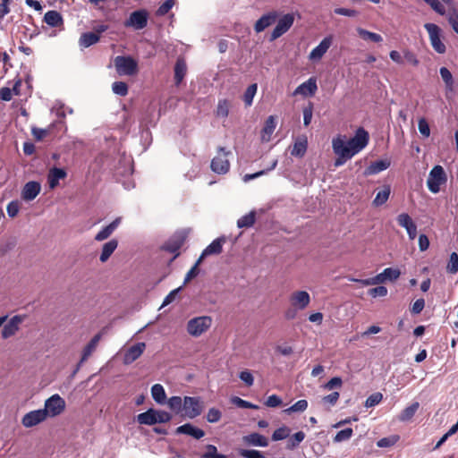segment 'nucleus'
Wrapping results in <instances>:
<instances>
[{
	"label": "nucleus",
	"instance_id": "c85d7f7f",
	"mask_svg": "<svg viewBox=\"0 0 458 458\" xmlns=\"http://www.w3.org/2000/svg\"><path fill=\"white\" fill-rule=\"evenodd\" d=\"M150 394L157 404H165L167 398L164 386L161 384H155L151 386Z\"/></svg>",
	"mask_w": 458,
	"mask_h": 458
},
{
	"label": "nucleus",
	"instance_id": "6ab92c4d",
	"mask_svg": "<svg viewBox=\"0 0 458 458\" xmlns=\"http://www.w3.org/2000/svg\"><path fill=\"white\" fill-rule=\"evenodd\" d=\"M225 242V238H217L214 240L206 249L202 251L201 255L198 259V264H200L202 260L210 255H217L222 252L223 245Z\"/></svg>",
	"mask_w": 458,
	"mask_h": 458
},
{
	"label": "nucleus",
	"instance_id": "bf43d9fd",
	"mask_svg": "<svg viewBox=\"0 0 458 458\" xmlns=\"http://www.w3.org/2000/svg\"><path fill=\"white\" fill-rule=\"evenodd\" d=\"M202 458H226V456L218 454L215 445H207V452L202 455Z\"/></svg>",
	"mask_w": 458,
	"mask_h": 458
},
{
	"label": "nucleus",
	"instance_id": "de8ad7c7",
	"mask_svg": "<svg viewBox=\"0 0 458 458\" xmlns=\"http://www.w3.org/2000/svg\"><path fill=\"white\" fill-rule=\"evenodd\" d=\"M427 3L437 13L440 15L446 14L445 6L439 0H423Z\"/></svg>",
	"mask_w": 458,
	"mask_h": 458
},
{
	"label": "nucleus",
	"instance_id": "9b49d317",
	"mask_svg": "<svg viewBox=\"0 0 458 458\" xmlns=\"http://www.w3.org/2000/svg\"><path fill=\"white\" fill-rule=\"evenodd\" d=\"M424 28L428 33L429 40L432 47L438 54H444L445 52V46L441 40V30L434 23H426Z\"/></svg>",
	"mask_w": 458,
	"mask_h": 458
},
{
	"label": "nucleus",
	"instance_id": "cd10ccee",
	"mask_svg": "<svg viewBox=\"0 0 458 458\" xmlns=\"http://www.w3.org/2000/svg\"><path fill=\"white\" fill-rule=\"evenodd\" d=\"M118 246V242L115 239H112L109 242H106L102 246L101 253L99 256V260L102 263H105L108 260L110 256L114 253Z\"/></svg>",
	"mask_w": 458,
	"mask_h": 458
},
{
	"label": "nucleus",
	"instance_id": "412c9836",
	"mask_svg": "<svg viewBox=\"0 0 458 458\" xmlns=\"http://www.w3.org/2000/svg\"><path fill=\"white\" fill-rule=\"evenodd\" d=\"M277 19L276 12H270L262 15L255 23L254 30L257 33H260L267 28L276 22Z\"/></svg>",
	"mask_w": 458,
	"mask_h": 458
},
{
	"label": "nucleus",
	"instance_id": "39448f33",
	"mask_svg": "<svg viewBox=\"0 0 458 458\" xmlns=\"http://www.w3.org/2000/svg\"><path fill=\"white\" fill-rule=\"evenodd\" d=\"M114 65L120 76H134L139 72L138 62L131 56H116Z\"/></svg>",
	"mask_w": 458,
	"mask_h": 458
},
{
	"label": "nucleus",
	"instance_id": "338daca9",
	"mask_svg": "<svg viewBox=\"0 0 458 458\" xmlns=\"http://www.w3.org/2000/svg\"><path fill=\"white\" fill-rule=\"evenodd\" d=\"M339 396H340V394H339L338 392H334V393H332L330 394H327V395L324 396L322 398V402L325 404H328L330 406H333V405H335L337 403V401L339 399Z\"/></svg>",
	"mask_w": 458,
	"mask_h": 458
},
{
	"label": "nucleus",
	"instance_id": "b1692460",
	"mask_svg": "<svg viewBox=\"0 0 458 458\" xmlns=\"http://www.w3.org/2000/svg\"><path fill=\"white\" fill-rule=\"evenodd\" d=\"M66 177V172L62 168L53 167L49 170L47 182L50 189H55L59 181Z\"/></svg>",
	"mask_w": 458,
	"mask_h": 458
},
{
	"label": "nucleus",
	"instance_id": "680f3d73",
	"mask_svg": "<svg viewBox=\"0 0 458 458\" xmlns=\"http://www.w3.org/2000/svg\"><path fill=\"white\" fill-rule=\"evenodd\" d=\"M239 377L248 386H252L253 383H254L253 375L248 369L241 371L240 374H239Z\"/></svg>",
	"mask_w": 458,
	"mask_h": 458
},
{
	"label": "nucleus",
	"instance_id": "e433bc0d",
	"mask_svg": "<svg viewBox=\"0 0 458 458\" xmlns=\"http://www.w3.org/2000/svg\"><path fill=\"white\" fill-rule=\"evenodd\" d=\"M396 221L401 227L405 229L406 232L416 225L411 216L404 212L397 216Z\"/></svg>",
	"mask_w": 458,
	"mask_h": 458
},
{
	"label": "nucleus",
	"instance_id": "e2e57ef3",
	"mask_svg": "<svg viewBox=\"0 0 458 458\" xmlns=\"http://www.w3.org/2000/svg\"><path fill=\"white\" fill-rule=\"evenodd\" d=\"M239 454L245 458H266L260 451L242 449Z\"/></svg>",
	"mask_w": 458,
	"mask_h": 458
},
{
	"label": "nucleus",
	"instance_id": "f704fd0d",
	"mask_svg": "<svg viewBox=\"0 0 458 458\" xmlns=\"http://www.w3.org/2000/svg\"><path fill=\"white\" fill-rule=\"evenodd\" d=\"M390 187L389 186H384L382 190L378 191L376 194L375 199H373V205L375 207H380L384 205L390 196Z\"/></svg>",
	"mask_w": 458,
	"mask_h": 458
},
{
	"label": "nucleus",
	"instance_id": "7c9ffc66",
	"mask_svg": "<svg viewBox=\"0 0 458 458\" xmlns=\"http://www.w3.org/2000/svg\"><path fill=\"white\" fill-rule=\"evenodd\" d=\"M356 32L359 35V37L365 41H370L374 43H381L383 41V38L381 35L375 32H371L363 28H356Z\"/></svg>",
	"mask_w": 458,
	"mask_h": 458
},
{
	"label": "nucleus",
	"instance_id": "f3484780",
	"mask_svg": "<svg viewBox=\"0 0 458 458\" xmlns=\"http://www.w3.org/2000/svg\"><path fill=\"white\" fill-rule=\"evenodd\" d=\"M146 349L145 343H137L124 350L123 363L129 365L138 360Z\"/></svg>",
	"mask_w": 458,
	"mask_h": 458
},
{
	"label": "nucleus",
	"instance_id": "a211bd4d",
	"mask_svg": "<svg viewBox=\"0 0 458 458\" xmlns=\"http://www.w3.org/2000/svg\"><path fill=\"white\" fill-rule=\"evenodd\" d=\"M41 191V184L36 181H30L23 186L21 196L25 201L35 199Z\"/></svg>",
	"mask_w": 458,
	"mask_h": 458
},
{
	"label": "nucleus",
	"instance_id": "20e7f679",
	"mask_svg": "<svg viewBox=\"0 0 458 458\" xmlns=\"http://www.w3.org/2000/svg\"><path fill=\"white\" fill-rule=\"evenodd\" d=\"M66 408L65 400L58 394H52L45 400L42 409L47 418H55L60 416Z\"/></svg>",
	"mask_w": 458,
	"mask_h": 458
},
{
	"label": "nucleus",
	"instance_id": "dca6fc26",
	"mask_svg": "<svg viewBox=\"0 0 458 458\" xmlns=\"http://www.w3.org/2000/svg\"><path fill=\"white\" fill-rule=\"evenodd\" d=\"M293 14L287 13L281 17L271 33V40H275L284 34L293 24Z\"/></svg>",
	"mask_w": 458,
	"mask_h": 458
},
{
	"label": "nucleus",
	"instance_id": "9d476101",
	"mask_svg": "<svg viewBox=\"0 0 458 458\" xmlns=\"http://www.w3.org/2000/svg\"><path fill=\"white\" fill-rule=\"evenodd\" d=\"M148 12L145 9L134 11L124 21V26L127 28L133 29L135 30H142L148 24Z\"/></svg>",
	"mask_w": 458,
	"mask_h": 458
},
{
	"label": "nucleus",
	"instance_id": "72a5a7b5",
	"mask_svg": "<svg viewBox=\"0 0 458 458\" xmlns=\"http://www.w3.org/2000/svg\"><path fill=\"white\" fill-rule=\"evenodd\" d=\"M165 403L172 411L182 415L183 398L178 395L171 396L166 400Z\"/></svg>",
	"mask_w": 458,
	"mask_h": 458
},
{
	"label": "nucleus",
	"instance_id": "4c0bfd02",
	"mask_svg": "<svg viewBox=\"0 0 458 458\" xmlns=\"http://www.w3.org/2000/svg\"><path fill=\"white\" fill-rule=\"evenodd\" d=\"M99 40V36L93 32L84 33L81 36L79 43L82 47H89Z\"/></svg>",
	"mask_w": 458,
	"mask_h": 458
},
{
	"label": "nucleus",
	"instance_id": "58836bf2",
	"mask_svg": "<svg viewBox=\"0 0 458 458\" xmlns=\"http://www.w3.org/2000/svg\"><path fill=\"white\" fill-rule=\"evenodd\" d=\"M187 72V66L183 60H177L174 67V80L177 84L181 83Z\"/></svg>",
	"mask_w": 458,
	"mask_h": 458
},
{
	"label": "nucleus",
	"instance_id": "5fc2aeb1",
	"mask_svg": "<svg viewBox=\"0 0 458 458\" xmlns=\"http://www.w3.org/2000/svg\"><path fill=\"white\" fill-rule=\"evenodd\" d=\"M352 429L348 428L339 431L334 437V441L336 443L346 441V440L350 439L352 437Z\"/></svg>",
	"mask_w": 458,
	"mask_h": 458
},
{
	"label": "nucleus",
	"instance_id": "ddd939ff",
	"mask_svg": "<svg viewBox=\"0 0 458 458\" xmlns=\"http://www.w3.org/2000/svg\"><path fill=\"white\" fill-rule=\"evenodd\" d=\"M289 301L293 309L297 310H303L310 306L311 298L307 291L297 290L291 293Z\"/></svg>",
	"mask_w": 458,
	"mask_h": 458
},
{
	"label": "nucleus",
	"instance_id": "f03ea898",
	"mask_svg": "<svg viewBox=\"0 0 458 458\" xmlns=\"http://www.w3.org/2000/svg\"><path fill=\"white\" fill-rule=\"evenodd\" d=\"M212 325V317L208 315L197 316L187 321L186 332L190 336L198 338L208 333Z\"/></svg>",
	"mask_w": 458,
	"mask_h": 458
},
{
	"label": "nucleus",
	"instance_id": "09e8293b",
	"mask_svg": "<svg viewBox=\"0 0 458 458\" xmlns=\"http://www.w3.org/2000/svg\"><path fill=\"white\" fill-rule=\"evenodd\" d=\"M20 209H21V203L19 200H12L11 202H9L7 204V207H6L7 215L11 218L15 217L19 214Z\"/></svg>",
	"mask_w": 458,
	"mask_h": 458
},
{
	"label": "nucleus",
	"instance_id": "473e14b6",
	"mask_svg": "<svg viewBox=\"0 0 458 458\" xmlns=\"http://www.w3.org/2000/svg\"><path fill=\"white\" fill-rule=\"evenodd\" d=\"M45 22L51 27H59L63 25V17L56 11H48L44 16Z\"/></svg>",
	"mask_w": 458,
	"mask_h": 458
},
{
	"label": "nucleus",
	"instance_id": "c756f323",
	"mask_svg": "<svg viewBox=\"0 0 458 458\" xmlns=\"http://www.w3.org/2000/svg\"><path fill=\"white\" fill-rule=\"evenodd\" d=\"M420 407L418 402H414L409 406L405 407L399 414L398 420L402 422L411 421Z\"/></svg>",
	"mask_w": 458,
	"mask_h": 458
},
{
	"label": "nucleus",
	"instance_id": "13d9d810",
	"mask_svg": "<svg viewBox=\"0 0 458 458\" xmlns=\"http://www.w3.org/2000/svg\"><path fill=\"white\" fill-rule=\"evenodd\" d=\"M447 19L453 30L458 34V13L454 9H450L447 13Z\"/></svg>",
	"mask_w": 458,
	"mask_h": 458
},
{
	"label": "nucleus",
	"instance_id": "4be33fe9",
	"mask_svg": "<svg viewBox=\"0 0 458 458\" xmlns=\"http://www.w3.org/2000/svg\"><path fill=\"white\" fill-rule=\"evenodd\" d=\"M175 432L176 434L189 435L196 439H199L205 436V432L202 429L191 425V423H186L178 427Z\"/></svg>",
	"mask_w": 458,
	"mask_h": 458
},
{
	"label": "nucleus",
	"instance_id": "864d4df0",
	"mask_svg": "<svg viewBox=\"0 0 458 458\" xmlns=\"http://www.w3.org/2000/svg\"><path fill=\"white\" fill-rule=\"evenodd\" d=\"M290 434V429L287 427H281L274 431L272 439L274 441H279L286 438Z\"/></svg>",
	"mask_w": 458,
	"mask_h": 458
},
{
	"label": "nucleus",
	"instance_id": "bb28decb",
	"mask_svg": "<svg viewBox=\"0 0 458 458\" xmlns=\"http://www.w3.org/2000/svg\"><path fill=\"white\" fill-rule=\"evenodd\" d=\"M390 166V161L388 159L377 160L370 164L365 170V175L377 174L382 171L386 170Z\"/></svg>",
	"mask_w": 458,
	"mask_h": 458
},
{
	"label": "nucleus",
	"instance_id": "f257e3e1",
	"mask_svg": "<svg viewBox=\"0 0 458 458\" xmlns=\"http://www.w3.org/2000/svg\"><path fill=\"white\" fill-rule=\"evenodd\" d=\"M369 141V132L362 127L356 130L355 134L348 138L344 134H337L332 139V148L337 157L335 166H341L355 155L362 151Z\"/></svg>",
	"mask_w": 458,
	"mask_h": 458
},
{
	"label": "nucleus",
	"instance_id": "7ed1b4c3",
	"mask_svg": "<svg viewBox=\"0 0 458 458\" xmlns=\"http://www.w3.org/2000/svg\"><path fill=\"white\" fill-rule=\"evenodd\" d=\"M136 420L140 425L152 426L169 422L172 420V415L168 411L151 408L145 412L138 414Z\"/></svg>",
	"mask_w": 458,
	"mask_h": 458
},
{
	"label": "nucleus",
	"instance_id": "603ef678",
	"mask_svg": "<svg viewBox=\"0 0 458 458\" xmlns=\"http://www.w3.org/2000/svg\"><path fill=\"white\" fill-rule=\"evenodd\" d=\"M386 281H395L399 278L401 271L398 268L386 267L383 270Z\"/></svg>",
	"mask_w": 458,
	"mask_h": 458
},
{
	"label": "nucleus",
	"instance_id": "aec40b11",
	"mask_svg": "<svg viewBox=\"0 0 458 458\" xmlns=\"http://www.w3.org/2000/svg\"><path fill=\"white\" fill-rule=\"evenodd\" d=\"M277 120L275 115H269L265 121L264 126L260 132V140L262 142H268L272 139V135L276 128Z\"/></svg>",
	"mask_w": 458,
	"mask_h": 458
},
{
	"label": "nucleus",
	"instance_id": "37998d69",
	"mask_svg": "<svg viewBox=\"0 0 458 458\" xmlns=\"http://www.w3.org/2000/svg\"><path fill=\"white\" fill-rule=\"evenodd\" d=\"M308 408V402L306 400H299L294 404L284 411L286 414H292L294 412H303Z\"/></svg>",
	"mask_w": 458,
	"mask_h": 458
},
{
	"label": "nucleus",
	"instance_id": "c03bdc74",
	"mask_svg": "<svg viewBox=\"0 0 458 458\" xmlns=\"http://www.w3.org/2000/svg\"><path fill=\"white\" fill-rule=\"evenodd\" d=\"M399 440L397 435H392L387 437H383L377 442V445L380 448L391 447L394 445Z\"/></svg>",
	"mask_w": 458,
	"mask_h": 458
},
{
	"label": "nucleus",
	"instance_id": "ea45409f",
	"mask_svg": "<svg viewBox=\"0 0 458 458\" xmlns=\"http://www.w3.org/2000/svg\"><path fill=\"white\" fill-rule=\"evenodd\" d=\"M439 72H440L442 80L444 81V82L445 84L446 90L453 91L454 81V78H453L451 72L445 67H441L439 70Z\"/></svg>",
	"mask_w": 458,
	"mask_h": 458
},
{
	"label": "nucleus",
	"instance_id": "49530a36",
	"mask_svg": "<svg viewBox=\"0 0 458 458\" xmlns=\"http://www.w3.org/2000/svg\"><path fill=\"white\" fill-rule=\"evenodd\" d=\"M446 271L450 274H456L458 272V254L456 252H453L450 255Z\"/></svg>",
	"mask_w": 458,
	"mask_h": 458
},
{
	"label": "nucleus",
	"instance_id": "c9c22d12",
	"mask_svg": "<svg viewBox=\"0 0 458 458\" xmlns=\"http://www.w3.org/2000/svg\"><path fill=\"white\" fill-rule=\"evenodd\" d=\"M231 106L232 103L230 100L219 99L216 110V116L220 118H226L229 114Z\"/></svg>",
	"mask_w": 458,
	"mask_h": 458
},
{
	"label": "nucleus",
	"instance_id": "69168bd1",
	"mask_svg": "<svg viewBox=\"0 0 458 458\" xmlns=\"http://www.w3.org/2000/svg\"><path fill=\"white\" fill-rule=\"evenodd\" d=\"M403 59H405V61L408 64H410L413 66H418L420 64L419 59L417 58L416 55L409 50L403 51Z\"/></svg>",
	"mask_w": 458,
	"mask_h": 458
},
{
	"label": "nucleus",
	"instance_id": "4468645a",
	"mask_svg": "<svg viewBox=\"0 0 458 458\" xmlns=\"http://www.w3.org/2000/svg\"><path fill=\"white\" fill-rule=\"evenodd\" d=\"M47 420L42 409L33 410L25 413L21 418V425L26 428L36 427Z\"/></svg>",
	"mask_w": 458,
	"mask_h": 458
},
{
	"label": "nucleus",
	"instance_id": "a878e982",
	"mask_svg": "<svg viewBox=\"0 0 458 458\" xmlns=\"http://www.w3.org/2000/svg\"><path fill=\"white\" fill-rule=\"evenodd\" d=\"M102 337V334H97L81 352V363L86 361L89 357L96 351L98 344Z\"/></svg>",
	"mask_w": 458,
	"mask_h": 458
},
{
	"label": "nucleus",
	"instance_id": "0eeeda50",
	"mask_svg": "<svg viewBox=\"0 0 458 458\" xmlns=\"http://www.w3.org/2000/svg\"><path fill=\"white\" fill-rule=\"evenodd\" d=\"M23 321L24 317L21 315H15L11 318L6 316V321H4L0 332L1 338L6 340L15 336Z\"/></svg>",
	"mask_w": 458,
	"mask_h": 458
},
{
	"label": "nucleus",
	"instance_id": "79ce46f5",
	"mask_svg": "<svg viewBox=\"0 0 458 458\" xmlns=\"http://www.w3.org/2000/svg\"><path fill=\"white\" fill-rule=\"evenodd\" d=\"M258 90V85L253 83L250 85L243 95V101L246 106H250L253 103L254 97Z\"/></svg>",
	"mask_w": 458,
	"mask_h": 458
},
{
	"label": "nucleus",
	"instance_id": "a19ab883",
	"mask_svg": "<svg viewBox=\"0 0 458 458\" xmlns=\"http://www.w3.org/2000/svg\"><path fill=\"white\" fill-rule=\"evenodd\" d=\"M255 211H250V213L242 216L241 218L238 219L237 226L239 228L250 227L255 223Z\"/></svg>",
	"mask_w": 458,
	"mask_h": 458
},
{
	"label": "nucleus",
	"instance_id": "3c124183",
	"mask_svg": "<svg viewBox=\"0 0 458 458\" xmlns=\"http://www.w3.org/2000/svg\"><path fill=\"white\" fill-rule=\"evenodd\" d=\"M231 403L234 405L241 407V408H246V409H258L259 406L256 404H253L248 401H245L238 396H233L231 398Z\"/></svg>",
	"mask_w": 458,
	"mask_h": 458
},
{
	"label": "nucleus",
	"instance_id": "4d7b16f0",
	"mask_svg": "<svg viewBox=\"0 0 458 458\" xmlns=\"http://www.w3.org/2000/svg\"><path fill=\"white\" fill-rule=\"evenodd\" d=\"M418 129L420 133L425 137L428 138L430 135V128L429 125L425 118H420L418 121Z\"/></svg>",
	"mask_w": 458,
	"mask_h": 458
},
{
	"label": "nucleus",
	"instance_id": "f8f14e48",
	"mask_svg": "<svg viewBox=\"0 0 458 458\" xmlns=\"http://www.w3.org/2000/svg\"><path fill=\"white\" fill-rule=\"evenodd\" d=\"M333 44V37L332 36H327L325 37L319 44L315 47L309 54L308 59L311 63H318L321 61L323 56L326 55V53L328 51V49L331 47Z\"/></svg>",
	"mask_w": 458,
	"mask_h": 458
},
{
	"label": "nucleus",
	"instance_id": "423d86ee",
	"mask_svg": "<svg viewBox=\"0 0 458 458\" xmlns=\"http://www.w3.org/2000/svg\"><path fill=\"white\" fill-rule=\"evenodd\" d=\"M447 177L441 165H435L428 174L427 186L430 192L436 194L440 191L441 186L446 182Z\"/></svg>",
	"mask_w": 458,
	"mask_h": 458
},
{
	"label": "nucleus",
	"instance_id": "a18cd8bd",
	"mask_svg": "<svg viewBox=\"0 0 458 458\" xmlns=\"http://www.w3.org/2000/svg\"><path fill=\"white\" fill-rule=\"evenodd\" d=\"M276 165H277V160H274L271 164V166L268 169L262 170V171H259V172H257L254 174H247L243 175L242 181L244 182H248L250 180L256 179V178L265 174L267 172L274 170L276 168Z\"/></svg>",
	"mask_w": 458,
	"mask_h": 458
},
{
	"label": "nucleus",
	"instance_id": "393cba45",
	"mask_svg": "<svg viewBox=\"0 0 458 458\" xmlns=\"http://www.w3.org/2000/svg\"><path fill=\"white\" fill-rule=\"evenodd\" d=\"M242 440L245 444L253 446L266 447L268 445V440L259 433H251L244 436Z\"/></svg>",
	"mask_w": 458,
	"mask_h": 458
},
{
	"label": "nucleus",
	"instance_id": "774afa93",
	"mask_svg": "<svg viewBox=\"0 0 458 458\" xmlns=\"http://www.w3.org/2000/svg\"><path fill=\"white\" fill-rule=\"evenodd\" d=\"M369 294L373 298L384 297L387 294V289L385 286H377L369 290Z\"/></svg>",
	"mask_w": 458,
	"mask_h": 458
},
{
	"label": "nucleus",
	"instance_id": "2eb2a0df",
	"mask_svg": "<svg viewBox=\"0 0 458 458\" xmlns=\"http://www.w3.org/2000/svg\"><path fill=\"white\" fill-rule=\"evenodd\" d=\"M318 90L317 79L310 77L301 83L293 92V96H301L302 98L313 97Z\"/></svg>",
	"mask_w": 458,
	"mask_h": 458
},
{
	"label": "nucleus",
	"instance_id": "0e129e2a",
	"mask_svg": "<svg viewBox=\"0 0 458 458\" xmlns=\"http://www.w3.org/2000/svg\"><path fill=\"white\" fill-rule=\"evenodd\" d=\"M305 437V434L301 431H299L297 433H295L292 438L290 439L289 443H288V447L289 448H294L295 446H297L301 442L303 441Z\"/></svg>",
	"mask_w": 458,
	"mask_h": 458
},
{
	"label": "nucleus",
	"instance_id": "6e6d98bb",
	"mask_svg": "<svg viewBox=\"0 0 458 458\" xmlns=\"http://www.w3.org/2000/svg\"><path fill=\"white\" fill-rule=\"evenodd\" d=\"M383 399V394L381 393H375L369 395L366 402H365V407L370 408L377 404H378Z\"/></svg>",
	"mask_w": 458,
	"mask_h": 458
},
{
	"label": "nucleus",
	"instance_id": "5701e85b",
	"mask_svg": "<svg viewBox=\"0 0 458 458\" xmlns=\"http://www.w3.org/2000/svg\"><path fill=\"white\" fill-rule=\"evenodd\" d=\"M122 222L121 217L115 218L113 222H111L108 225L105 226L100 230L95 236V240L98 242H102L107 239L119 226Z\"/></svg>",
	"mask_w": 458,
	"mask_h": 458
},
{
	"label": "nucleus",
	"instance_id": "6e6552de",
	"mask_svg": "<svg viewBox=\"0 0 458 458\" xmlns=\"http://www.w3.org/2000/svg\"><path fill=\"white\" fill-rule=\"evenodd\" d=\"M229 155L230 151L226 150L225 148H220L217 150L216 155L213 157L211 161V169L214 173L218 174H225L229 171Z\"/></svg>",
	"mask_w": 458,
	"mask_h": 458
},
{
	"label": "nucleus",
	"instance_id": "1a4fd4ad",
	"mask_svg": "<svg viewBox=\"0 0 458 458\" xmlns=\"http://www.w3.org/2000/svg\"><path fill=\"white\" fill-rule=\"evenodd\" d=\"M203 411V404L199 397L184 396L182 415L194 419L201 414Z\"/></svg>",
	"mask_w": 458,
	"mask_h": 458
},
{
	"label": "nucleus",
	"instance_id": "2f4dec72",
	"mask_svg": "<svg viewBox=\"0 0 458 458\" xmlns=\"http://www.w3.org/2000/svg\"><path fill=\"white\" fill-rule=\"evenodd\" d=\"M308 147V140L305 137L298 138L291 150V154L294 157H301L305 155Z\"/></svg>",
	"mask_w": 458,
	"mask_h": 458
},
{
	"label": "nucleus",
	"instance_id": "052dcab7",
	"mask_svg": "<svg viewBox=\"0 0 458 458\" xmlns=\"http://www.w3.org/2000/svg\"><path fill=\"white\" fill-rule=\"evenodd\" d=\"M222 413L216 408H210L207 412V420L210 423L217 422L221 419Z\"/></svg>",
	"mask_w": 458,
	"mask_h": 458
},
{
	"label": "nucleus",
	"instance_id": "8fccbe9b",
	"mask_svg": "<svg viewBox=\"0 0 458 458\" xmlns=\"http://www.w3.org/2000/svg\"><path fill=\"white\" fill-rule=\"evenodd\" d=\"M112 90L118 96H126L128 94V86L123 81H115L112 85Z\"/></svg>",
	"mask_w": 458,
	"mask_h": 458
}]
</instances>
